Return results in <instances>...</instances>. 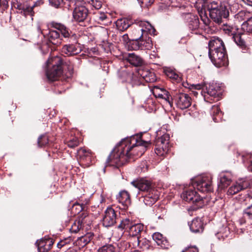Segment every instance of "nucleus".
I'll list each match as a JSON object with an SVG mask.
<instances>
[{"instance_id": "nucleus-41", "label": "nucleus", "mask_w": 252, "mask_h": 252, "mask_svg": "<svg viewBox=\"0 0 252 252\" xmlns=\"http://www.w3.org/2000/svg\"><path fill=\"white\" fill-rule=\"evenodd\" d=\"M131 222L129 220L126 219L121 221V223L118 225V228L121 229H128Z\"/></svg>"}, {"instance_id": "nucleus-14", "label": "nucleus", "mask_w": 252, "mask_h": 252, "mask_svg": "<svg viewBox=\"0 0 252 252\" xmlns=\"http://www.w3.org/2000/svg\"><path fill=\"white\" fill-rule=\"evenodd\" d=\"M77 156L81 164L86 166H90L92 160V153L89 150L80 148L78 150Z\"/></svg>"}, {"instance_id": "nucleus-11", "label": "nucleus", "mask_w": 252, "mask_h": 252, "mask_svg": "<svg viewBox=\"0 0 252 252\" xmlns=\"http://www.w3.org/2000/svg\"><path fill=\"white\" fill-rule=\"evenodd\" d=\"M89 216L87 213H83L78 218V219L74 221L72 225L70 230L71 232L77 233L85 224L89 225Z\"/></svg>"}, {"instance_id": "nucleus-3", "label": "nucleus", "mask_w": 252, "mask_h": 252, "mask_svg": "<svg viewBox=\"0 0 252 252\" xmlns=\"http://www.w3.org/2000/svg\"><path fill=\"white\" fill-rule=\"evenodd\" d=\"M209 56L212 62L220 67L228 64V59L223 41L218 37H213L209 42Z\"/></svg>"}, {"instance_id": "nucleus-57", "label": "nucleus", "mask_w": 252, "mask_h": 252, "mask_svg": "<svg viewBox=\"0 0 252 252\" xmlns=\"http://www.w3.org/2000/svg\"><path fill=\"white\" fill-rule=\"evenodd\" d=\"M249 169L252 172V160L250 161V164L249 166Z\"/></svg>"}, {"instance_id": "nucleus-50", "label": "nucleus", "mask_w": 252, "mask_h": 252, "mask_svg": "<svg viewBox=\"0 0 252 252\" xmlns=\"http://www.w3.org/2000/svg\"><path fill=\"white\" fill-rule=\"evenodd\" d=\"M45 240L47 244L46 246L47 248L46 250H50L54 244V242L53 240L51 239H45Z\"/></svg>"}, {"instance_id": "nucleus-25", "label": "nucleus", "mask_w": 252, "mask_h": 252, "mask_svg": "<svg viewBox=\"0 0 252 252\" xmlns=\"http://www.w3.org/2000/svg\"><path fill=\"white\" fill-rule=\"evenodd\" d=\"M132 24V21L127 18L119 19L116 22L117 28L120 32L126 31Z\"/></svg>"}, {"instance_id": "nucleus-9", "label": "nucleus", "mask_w": 252, "mask_h": 252, "mask_svg": "<svg viewBox=\"0 0 252 252\" xmlns=\"http://www.w3.org/2000/svg\"><path fill=\"white\" fill-rule=\"evenodd\" d=\"M168 135L165 134L158 138L156 141V153L159 156H163L166 154L169 150Z\"/></svg>"}, {"instance_id": "nucleus-46", "label": "nucleus", "mask_w": 252, "mask_h": 252, "mask_svg": "<svg viewBox=\"0 0 252 252\" xmlns=\"http://www.w3.org/2000/svg\"><path fill=\"white\" fill-rule=\"evenodd\" d=\"M244 214L250 219H252V204L245 210Z\"/></svg>"}, {"instance_id": "nucleus-13", "label": "nucleus", "mask_w": 252, "mask_h": 252, "mask_svg": "<svg viewBox=\"0 0 252 252\" xmlns=\"http://www.w3.org/2000/svg\"><path fill=\"white\" fill-rule=\"evenodd\" d=\"M250 185L249 181L245 180H239L228 189L227 194L228 195H234L248 188Z\"/></svg>"}, {"instance_id": "nucleus-51", "label": "nucleus", "mask_w": 252, "mask_h": 252, "mask_svg": "<svg viewBox=\"0 0 252 252\" xmlns=\"http://www.w3.org/2000/svg\"><path fill=\"white\" fill-rule=\"evenodd\" d=\"M139 2L148 6L153 3L154 0H137Z\"/></svg>"}, {"instance_id": "nucleus-7", "label": "nucleus", "mask_w": 252, "mask_h": 252, "mask_svg": "<svg viewBox=\"0 0 252 252\" xmlns=\"http://www.w3.org/2000/svg\"><path fill=\"white\" fill-rule=\"evenodd\" d=\"M74 2L73 5L75 6L73 12V17L75 20L77 22H80L84 21L88 16V10L86 7L82 5L83 2L81 0L79 1L73 0Z\"/></svg>"}, {"instance_id": "nucleus-23", "label": "nucleus", "mask_w": 252, "mask_h": 252, "mask_svg": "<svg viewBox=\"0 0 252 252\" xmlns=\"http://www.w3.org/2000/svg\"><path fill=\"white\" fill-rule=\"evenodd\" d=\"M138 73L147 82H153L156 80L155 74L147 69H139Z\"/></svg>"}, {"instance_id": "nucleus-54", "label": "nucleus", "mask_w": 252, "mask_h": 252, "mask_svg": "<svg viewBox=\"0 0 252 252\" xmlns=\"http://www.w3.org/2000/svg\"><path fill=\"white\" fill-rule=\"evenodd\" d=\"M122 39H123V40L126 43V46H127V43L131 41V40H129L127 41V40H128V37L127 34H126L122 36Z\"/></svg>"}, {"instance_id": "nucleus-33", "label": "nucleus", "mask_w": 252, "mask_h": 252, "mask_svg": "<svg viewBox=\"0 0 252 252\" xmlns=\"http://www.w3.org/2000/svg\"><path fill=\"white\" fill-rule=\"evenodd\" d=\"M34 6V5L32 6H28L27 5H24L22 10L21 11L20 13L24 15L25 16L30 15L32 17L34 15V12L33 11Z\"/></svg>"}, {"instance_id": "nucleus-31", "label": "nucleus", "mask_w": 252, "mask_h": 252, "mask_svg": "<svg viewBox=\"0 0 252 252\" xmlns=\"http://www.w3.org/2000/svg\"><path fill=\"white\" fill-rule=\"evenodd\" d=\"M190 20L189 22V28L191 30H195L199 28V21L197 16L189 15Z\"/></svg>"}, {"instance_id": "nucleus-6", "label": "nucleus", "mask_w": 252, "mask_h": 252, "mask_svg": "<svg viewBox=\"0 0 252 252\" xmlns=\"http://www.w3.org/2000/svg\"><path fill=\"white\" fill-rule=\"evenodd\" d=\"M144 226L141 223L135 224L132 225L130 224L128 228L129 233L130 236L136 237L135 244H137L138 246L141 248L145 247V248L148 249L149 247L148 241L146 239L143 241L139 240V236Z\"/></svg>"}, {"instance_id": "nucleus-29", "label": "nucleus", "mask_w": 252, "mask_h": 252, "mask_svg": "<svg viewBox=\"0 0 252 252\" xmlns=\"http://www.w3.org/2000/svg\"><path fill=\"white\" fill-rule=\"evenodd\" d=\"M49 41L54 45H59L61 43L60 38V33L56 31H51L49 32Z\"/></svg>"}, {"instance_id": "nucleus-38", "label": "nucleus", "mask_w": 252, "mask_h": 252, "mask_svg": "<svg viewBox=\"0 0 252 252\" xmlns=\"http://www.w3.org/2000/svg\"><path fill=\"white\" fill-rule=\"evenodd\" d=\"M48 138L46 135H41L38 139V145L39 147L44 146L48 144Z\"/></svg>"}, {"instance_id": "nucleus-20", "label": "nucleus", "mask_w": 252, "mask_h": 252, "mask_svg": "<svg viewBox=\"0 0 252 252\" xmlns=\"http://www.w3.org/2000/svg\"><path fill=\"white\" fill-rule=\"evenodd\" d=\"M220 87L216 84H209L206 86V93L207 95L218 100L220 94Z\"/></svg>"}, {"instance_id": "nucleus-1", "label": "nucleus", "mask_w": 252, "mask_h": 252, "mask_svg": "<svg viewBox=\"0 0 252 252\" xmlns=\"http://www.w3.org/2000/svg\"><path fill=\"white\" fill-rule=\"evenodd\" d=\"M151 144L144 141L138 136H132L122 140L111 152L107 160V163L111 166H119L126 162L131 156L140 157L146 151Z\"/></svg>"}, {"instance_id": "nucleus-60", "label": "nucleus", "mask_w": 252, "mask_h": 252, "mask_svg": "<svg viewBox=\"0 0 252 252\" xmlns=\"http://www.w3.org/2000/svg\"><path fill=\"white\" fill-rule=\"evenodd\" d=\"M207 95H205V96H204V99H205V100H206V99H207Z\"/></svg>"}, {"instance_id": "nucleus-58", "label": "nucleus", "mask_w": 252, "mask_h": 252, "mask_svg": "<svg viewBox=\"0 0 252 252\" xmlns=\"http://www.w3.org/2000/svg\"><path fill=\"white\" fill-rule=\"evenodd\" d=\"M62 246H63V245H61V244H60V243H58V248H61L62 247Z\"/></svg>"}, {"instance_id": "nucleus-45", "label": "nucleus", "mask_w": 252, "mask_h": 252, "mask_svg": "<svg viewBox=\"0 0 252 252\" xmlns=\"http://www.w3.org/2000/svg\"><path fill=\"white\" fill-rule=\"evenodd\" d=\"M107 18V16L104 13H98L96 14L95 19L99 21L103 22Z\"/></svg>"}, {"instance_id": "nucleus-16", "label": "nucleus", "mask_w": 252, "mask_h": 252, "mask_svg": "<svg viewBox=\"0 0 252 252\" xmlns=\"http://www.w3.org/2000/svg\"><path fill=\"white\" fill-rule=\"evenodd\" d=\"M74 41V44L64 45L62 49V53L66 55L67 56H74L80 53L81 51L80 44L77 42L76 40Z\"/></svg>"}, {"instance_id": "nucleus-37", "label": "nucleus", "mask_w": 252, "mask_h": 252, "mask_svg": "<svg viewBox=\"0 0 252 252\" xmlns=\"http://www.w3.org/2000/svg\"><path fill=\"white\" fill-rule=\"evenodd\" d=\"M231 180L226 176H223L220 178V188L223 189L227 187L231 183Z\"/></svg>"}, {"instance_id": "nucleus-49", "label": "nucleus", "mask_w": 252, "mask_h": 252, "mask_svg": "<svg viewBox=\"0 0 252 252\" xmlns=\"http://www.w3.org/2000/svg\"><path fill=\"white\" fill-rule=\"evenodd\" d=\"M182 252H198V251L195 247H189L185 248Z\"/></svg>"}, {"instance_id": "nucleus-12", "label": "nucleus", "mask_w": 252, "mask_h": 252, "mask_svg": "<svg viewBox=\"0 0 252 252\" xmlns=\"http://www.w3.org/2000/svg\"><path fill=\"white\" fill-rule=\"evenodd\" d=\"M176 104L181 109H187L191 105V98L188 94L179 93L176 96Z\"/></svg>"}, {"instance_id": "nucleus-19", "label": "nucleus", "mask_w": 252, "mask_h": 252, "mask_svg": "<svg viewBox=\"0 0 252 252\" xmlns=\"http://www.w3.org/2000/svg\"><path fill=\"white\" fill-rule=\"evenodd\" d=\"M131 184L135 188L138 189L141 191H149L151 187V183L147 180L143 179L133 181L131 182Z\"/></svg>"}, {"instance_id": "nucleus-8", "label": "nucleus", "mask_w": 252, "mask_h": 252, "mask_svg": "<svg viewBox=\"0 0 252 252\" xmlns=\"http://www.w3.org/2000/svg\"><path fill=\"white\" fill-rule=\"evenodd\" d=\"M193 185L201 192H208L212 190L211 178L210 177H199L195 179Z\"/></svg>"}, {"instance_id": "nucleus-30", "label": "nucleus", "mask_w": 252, "mask_h": 252, "mask_svg": "<svg viewBox=\"0 0 252 252\" xmlns=\"http://www.w3.org/2000/svg\"><path fill=\"white\" fill-rule=\"evenodd\" d=\"M152 237L158 246L161 247H165L167 241L161 233L156 232L153 234Z\"/></svg>"}, {"instance_id": "nucleus-15", "label": "nucleus", "mask_w": 252, "mask_h": 252, "mask_svg": "<svg viewBox=\"0 0 252 252\" xmlns=\"http://www.w3.org/2000/svg\"><path fill=\"white\" fill-rule=\"evenodd\" d=\"M46 75L48 79L52 81L60 79H64L62 66H55L52 67L51 68H48Z\"/></svg>"}, {"instance_id": "nucleus-32", "label": "nucleus", "mask_w": 252, "mask_h": 252, "mask_svg": "<svg viewBox=\"0 0 252 252\" xmlns=\"http://www.w3.org/2000/svg\"><path fill=\"white\" fill-rule=\"evenodd\" d=\"M242 29L244 31L252 33V17L248 19L242 24Z\"/></svg>"}, {"instance_id": "nucleus-36", "label": "nucleus", "mask_w": 252, "mask_h": 252, "mask_svg": "<svg viewBox=\"0 0 252 252\" xmlns=\"http://www.w3.org/2000/svg\"><path fill=\"white\" fill-rule=\"evenodd\" d=\"M115 248L111 244L105 245L99 248L98 252H115Z\"/></svg>"}, {"instance_id": "nucleus-21", "label": "nucleus", "mask_w": 252, "mask_h": 252, "mask_svg": "<svg viewBox=\"0 0 252 252\" xmlns=\"http://www.w3.org/2000/svg\"><path fill=\"white\" fill-rule=\"evenodd\" d=\"M117 199L120 203H121L124 207H127L131 203L130 195L126 190L120 191L117 196Z\"/></svg>"}, {"instance_id": "nucleus-42", "label": "nucleus", "mask_w": 252, "mask_h": 252, "mask_svg": "<svg viewBox=\"0 0 252 252\" xmlns=\"http://www.w3.org/2000/svg\"><path fill=\"white\" fill-rule=\"evenodd\" d=\"M79 141L76 138H73L67 142V146L70 148H74L79 145Z\"/></svg>"}, {"instance_id": "nucleus-22", "label": "nucleus", "mask_w": 252, "mask_h": 252, "mask_svg": "<svg viewBox=\"0 0 252 252\" xmlns=\"http://www.w3.org/2000/svg\"><path fill=\"white\" fill-rule=\"evenodd\" d=\"M189 228L192 232H202L204 229L203 223L200 219L197 218L192 220Z\"/></svg>"}, {"instance_id": "nucleus-35", "label": "nucleus", "mask_w": 252, "mask_h": 252, "mask_svg": "<svg viewBox=\"0 0 252 252\" xmlns=\"http://www.w3.org/2000/svg\"><path fill=\"white\" fill-rule=\"evenodd\" d=\"M222 30L226 34H227L232 36L236 33V29L231 26L225 24L222 27Z\"/></svg>"}, {"instance_id": "nucleus-40", "label": "nucleus", "mask_w": 252, "mask_h": 252, "mask_svg": "<svg viewBox=\"0 0 252 252\" xmlns=\"http://www.w3.org/2000/svg\"><path fill=\"white\" fill-rule=\"evenodd\" d=\"M160 91L161 93L158 94V96L161 98L164 99L167 101L169 102L171 97L169 92L163 89H161Z\"/></svg>"}, {"instance_id": "nucleus-17", "label": "nucleus", "mask_w": 252, "mask_h": 252, "mask_svg": "<svg viewBox=\"0 0 252 252\" xmlns=\"http://www.w3.org/2000/svg\"><path fill=\"white\" fill-rule=\"evenodd\" d=\"M158 191L156 190L151 189L141 199L146 205L151 206L158 200Z\"/></svg>"}, {"instance_id": "nucleus-5", "label": "nucleus", "mask_w": 252, "mask_h": 252, "mask_svg": "<svg viewBox=\"0 0 252 252\" xmlns=\"http://www.w3.org/2000/svg\"><path fill=\"white\" fill-rule=\"evenodd\" d=\"M181 197L187 202L192 203L197 208H201L204 206V200L196 191L189 189L184 191Z\"/></svg>"}, {"instance_id": "nucleus-47", "label": "nucleus", "mask_w": 252, "mask_h": 252, "mask_svg": "<svg viewBox=\"0 0 252 252\" xmlns=\"http://www.w3.org/2000/svg\"><path fill=\"white\" fill-rule=\"evenodd\" d=\"M212 113L213 114V116L219 115L220 116L221 112L218 106L214 105L212 108Z\"/></svg>"}, {"instance_id": "nucleus-26", "label": "nucleus", "mask_w": 252, "mask_h": 252, "mask_svg": "<svg viewBox=\"0 0 252 252\" xmlns=\"http://www.w3.org/2000/svg\"><path fill=\"white\" fill-rule=\"evenodd\" d=\"M232 38L236 44L242 49H245L247 46L244 39V34L241 33H236L232 36Z\"/></svg>"}, {"instance_id": "nucleus-18", "label": "nucleus", "mask_w": 252, "mask_h": 252, "mask_svg": "<svg viewBox=\"0 0 252 252\" xmlns=\"http://www.w3.org/2000/svg\"><path fill=\"white\" fill-rule=\"evenodd\" d=\"M52 26L53 28L59 30L62 35L65 38L69 40V42L76 40V35L75 34L70 35L68 30L63 25L60 23L55 22L52 23Z\"/></svg>"}, {"instance_id": "nucleus-39", "label": "nucleus", "mask_w": 252, "mask_h": 252, "mask_svg": "<svg viewBox=\"0 0 252 252\" xmlns=\"http://www.w3.org/2000/svg\"><path fill=\"white\" fill-rule=\"evenodd\" d=\"M235 18L239 21L246 20L250 18L249 17V13L244 11H241L235 15Z\"/></svg>"}, {"instance_id": "nucleus-28", "label": "nucleus", "mask_w": 252, "mask_h": 252, "mask_svg": "<svg viewBox=\"0 0 252 252\" xmlns=\"http://www.w3.org/2000/svg\"><path fill=\"white\" fill-rule=\"evenodd\" d=\"M94 237V234L92 233H88L84 236L79 237L77 239V243L81 247H84L91 242Z\"/></svg>"}, {"instance_id": "nucleus-34", "label": "nucleus", "mask_w": 252, "mask_h": 252, "mask_svg": "<svg viewBox=\"0 0 252 252\" xmlns=\"http://www.w3.org/2000/svg\"><path fill=\"white\" fill-rule=\"evenodd\" d=\"M38 252H47L49 250H46V242L45 239H41L39 241L36 242Z\"/></svg>"}, {"instance_id": "nucleus-55", "label": "nucleus", "mask_w": 252, "mask_h": 252, "mask_svg": "<svg viewBox=\"0 0 252 252\" xmlns=\"http://www.w3.org/2000/svg\"><path fill=\"white\" fill-rule=\"evenodd\" d=\"M24 5H22L21 3H17L14 5V7L15 8L21 10V11L23 9Z\"/></svg>"}, {"instance_id": "nucleus-27", "label": "nucleus", "mask_w": 252, "mask_h": 252, "mask_svg": "<svg viewBox=\"0 0 252 252\" xmlns=\"http://www.w3.org/2000/svg\"><path fill=\"white\" fill-rule=\"evenodd\" d=\"M46 63L48 68H49L50 66L52 67L62 66L63 61L60 57L56 56L49 58Z\"/></svg>"}, {"instance_id": "nucleus-56", "label": "nucleus", "mask_w": 252, "mask_h": 252, "mask_svg": "<svg viewBox=\"0 0 252 252\" xmlns=\"http://www.w3.org/2000/svg\"><path fill=\"white\" fill-rule=\"evenodd\" d=\"M244 3L245 4L252 6V1L251 0H242Z\"/></svg>"}, {"instance_id": "nucleus-52", "label": "nucleus", "mask_w": 252, "mask_h": 252, "mask_svg": "<svg viewBox=\"0 0 252 252\" xmlns=\"http://www.w3.org/2000/svg\"><path fill=\"white\" fill-rule=\"evenodd\" d=\"M204 87V85L203 84H196V85H192V88L196 89V90H200L202 89Z\"/></svg>"}, {"instance_id": "nucleus-2", "label": "nucleus", "mask_w": 252, "mask_h": 252, "mask_svg": "<svg viewBox=\"0 0 252 252\" xmlns=\"http://www.w3.org/2000/svg\"><path fill=\"white\" fill-rule=\"evenodd\" d=\"M139 26L140 28L135 30V38L127 43L129 50H151L153 47V43L149 34L155 35V29L147 21L141 22Z\"/></svg>"}, {"instance_id": "nucleus-59", "label": "nucleus", "mask_w": 252, "mask_h": 252, "mask_svg": "<svg viewBox=\"0 0 252 252\" xmlns=\"http://www.w3.org/2000/svg\"><path fill=\"white\" fill-rule=\"evenodd\" d=\"M213 120H214V121L215 122H217V121H218V119H217V118H216V117H214V118H213Z\"/></svg>"}, {"instance_id": "nucleus-24", "label": "nucleus", "mask_w": 252, "mask_h": 252, "mask_svg": "<svg viewBox=\"0 0 252 252\" xmlns=\"http://www.w3.org/2000/svg\"><path fill=\"white\" fill-rule=\"evenodd\" d=\"M126 58L130 64L135 66H141L144 63L142 58L134 53L128 54Z\"/></svg>"}, {"instance_id": "nucleus-10", "label": "nucleus", "mask_w": 252, "mask_h": 252, "mask_svg": "<svg viewBox=\"0 0 252 252\" xmlns=\"http://www.w3.org/2000/svg\"><path fill=\"white\" fill-rule=\"evenodd\" d=\"M118 219V215L114 209L112 207H108L104 212L102 223L105 227H111L116 223Z\"/></svg>"}, {"instance_id": "nucleus-48", "label": "nucleus", "mask_w": 252, "mask_h": 252, "mask_svg": "<svg viewBox=\"0 0 252 252\" xmlns=\"http://www.w3.org/2000/svg\"><path fill=\"white\" fill-rule=\"evenodd\" d=\"M49 3L52 6L58 8L61 4V0H48Z\"/></svg>"}, {"instance_id": "nucleus-44", "label": "nucleus", "mask_w": 252, "mask_h": 252, "mask_svg": "<svg viewBox=\"0 0 252 252\" xmlns=\"http://www.w3.org/2000/svg\"><path fill=\"white\" fill-rule=\"evenodd\" d=\"M166 74L169 78L174 80H177L179 77L178 75L172 70H167Z\"/></svg>"}, {"instance_id": "nucleus-43", "label": "nucleus", "mask_w": 252, "mask_h": 252, "mask_svg": "<svg viewBox=\"0 0 252 252\" xmlns=\"http://www.w3.org/2000/svg\"><path fill=\"white\" fill-rule=\"evenodd\" d=\"M90 4L96 9H100L102 6L101 2L98 0H91Z\"/></svg>"}, {"instance_id": "nucleus-53", "label": "nucleus", "mask_w": 252, "mask_h": 252, "mask_svg": "<svg viewBox=\"0 0 252 252\" xmlns=\"http://www.w3.org/2000/svg\"><path fill=\"white\" fill-rule=\"evenodd\" d=\"M73 65L72 64L69 65L68 66L69 74L67 75V77H70L71 76V75L73 73Z\"/></svg>"}, {"instance_id": "nucleus-61", "label": "nucleus", "mask_w": 252, "mask_h": 252, "mask_svg": "<svg viewBox=\"0 0 252 252\" xmlns=\"http://www.w3.org/2000/svg\"><path fill=\"white\" fill-rule=\"evenodd\" d=\"M137 252L136 251H132V252Z\"/></svg>"}, {"instance_id": "nucleus-4", "label": "nucleus", "mask_w": 252, "mask_h": 252, "mask_svg": "<svg viewBox=\"0 0 252 252\" xmlns=\"http://www.w3.org/2000/svg\"><path fill=\"white\" fill-rule=\"evenodd\" d=\"M208 8L211 18L218 24L222 23L223 18H227L229 16L227 6L220 0L210 1Z\"/></svg>"}]
</instances>
